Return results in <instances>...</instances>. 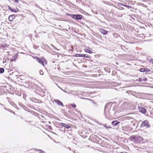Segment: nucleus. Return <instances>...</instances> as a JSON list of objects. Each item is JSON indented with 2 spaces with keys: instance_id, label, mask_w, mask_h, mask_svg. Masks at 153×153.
<instances>
[{
  "instance_id": "nucleus-9",
  "label": "nucleus",
  "mask_w": 153,
  "mask_h": 153,
  "mask_svg": "<svg viewBox=\"0 0 153 153\" xmlns=\"http://www.w3.org/2000/svg\"><path fill=\"white\" fill-rule=\"evenodd\" d=\"M15 17L14 15H12L10 16L8 18L9 20L11 22L15 18Z\"/></svg>"
},
{
  "instance_id": "nucleus-20",
  "label": "nucleus",
  "mask_w": 153,
  "mask_h": 153,
  "mask_svg": "<svg viewBox=\"0 0 153 153\" xmlns=\"http://www.w3.org/2000/svg\"><path fill=\"white\" fill-rule=\"evenodd\" d=\"M13 59H11L10 60V61H13L14 60L16 59V56H13Z\"/></svg>"
},
{
  "instance_id": "nucleus-24",
  "label": "nucleus",
  "mask_w": 153,
  "mask_h": 153,
  "mask_svg": "<svg viewBox=\"0 0 153 153\" xmlns=\"http://www.w3.org/2000/svg\"><path fill=\"white\" fill-rule=\"evenodd\" d=\"M137 81L139 82H141L142 80L141 79L139 78L138 80Z\"/></svg>"
},
{
  "instance_id": "nucleus-5",
  "label": "nucleus",
  "mask_w": 153,
  "mask_h": 153,
  "mask_svg": "<svg viewBox=\"0 0 153 153\" xmlns=\"http://www.w3.org/2000/svg\"><path fill=\"white\" fill-rule=\"evenodd\" d=\"M141 126L142 127H145L146 128H149L150 127L148 122L146 120L143 121L141 124Z\"/></svg>"
},
{
  "instance_id": "nucleus-25",
  "label": "nucleus",
  "mask_w": 153,
  "mask_h": 153,
  "mask_svg": "<svg viewBox=\"0 0 153 153\" xmlns=\"http://www.w3.org/2000/svg\"><path fill=\"white\" fill-rule=\"evenodd\" d=\"M12 12H17L16 11V10H14V9H13L12 10Z\"/></svg>"
},
{
  "instance_id": "nucleus-2",
  "label": "nucleus",
  "mask_w": 153,
  "mask_h": 153,
  "mask_svg": "<svg viewBox=\"0 0 153 153\" xmlns=\"http://www.w3.org/2000/svg\"><path fill=\"white\" fill-rule=\"evenodd\" d=\"M131 138L135 143H141L143 139L142 137L138 135L132 136L131 137Z\"/></svg>"
},
{
  "instance_id": "nucleus-31",
  "label": "nucleus",
  "mask_w": 153,
  "mask_h": 153,
  "mask_svg": "<svg viewBox=\"0 0 153 153\" xmlns=\"http://www.w3.org/2000/svg\"><path fill=\"white\" fill-rule=\"evenodd\" d=\"M39 150L40 151H41L42 152H43L42 151V150Z\"/></svg>"
},
{
  "instance_id": "nucleus-22",
  "label": "nucleus",
  "mask_w": 153,
  "mask_h": 153,
  "mask_svg": "<svg viewBox=\"0 0 153 153\" xmlns=\"http://www.w3.org/2000/svg\"><path fill=\"white\" fill-rule=\"evenodd\" d=\"M150 62H152V64H153V59H151L150 60Z\"/></svg>"
},
{
  "instance_id": "nucleus-8",
  "label": "nucleus",
  "mask_w": 153,
  "mask_h": 153,
  "mask_svg": "<svg viewBox=\"0 0 153 153\" xmlns=\"http://www.w3.org/2000/svg\"><path fill=\"white\" fill-rule=\"evenodd\" d=\"M140 111L143 113H145L146 112V109L143 107H140L139 108Z\"/></svg>"
},
{
  "instance_id": "nucleus-19",
  "label": "nucleus",
  "mask_w": 153,
  "mask_h": 153,
  "mask_svg": "<svg viewBox=\"0 0 153 153\" xmlns=\"http://www.w3.org/2000/svg\"><path fill=\"white\" fill-rule=\"evenodd\" d=\"M58 87L61 89L64 92H65V93H70V92H67L66 91L63 89H62V88H60L59 86H58Z\"/></svg>"
},
{
  "instance_id": "nucleus-27",
  "label": "nucleus",
  "mask_w": 153,
  "mask_h": 153,
  "mask_svg": "<svg viewBox=\"0 0 153 153\" xmlns=\"http://www.w3.org/2000/svg\"><path fill=\"white\" fill-rule=\"evenodd\" d=\"M15 1L16 2L18 3V0H15Z\"/></svg>"
},
{
  "instance_id": "nucleus-17",
  "label": "nucleus",
  "mask_w": 153,
  "mask_h": 153,
  "mask_svg": "<svg viewBox=\"0 0 153 153\" xmlns=\"http://www.w3.org/2000/svg\"><path fill=\"white\" fill-rule=\"evenodd\" d=\"M4 71V69L3 68H0V73H2Z\"/></svg>"
},
{
  "instance_id": "nucleus-23",
  "label": "nucleus",
  "mask_w": 153,
  "mask_h": 153,
  "mask_svg": "<svg viewBox=\"0 0 153 153\" xmlns=\"http://www.w3.org/2000/svg\"><path fill=\"white\" fill-rule=\"evenodd\" d=\"M9 10H11V11L13 10V9L11 8V7H9Z\"/></svg>"
},
{
  "instance_id": "nucleus-18",
  "label": "nucleus",
  "mask_w": 153,
  "mask_h": 153,
  "mask_svg": "<svg viewBox=\"0 0 153 153\" xmlns=\"http://www.w3.org/2000/svg\"><path fill=\"white\" fill-rule=\"evenodd\" d=\"M39 74L41 75H43L44 74V73L43 71L42 70H40L39 71Z\"/></svg>"
},
{
  "instance_id": "nucleus-15",
  "label": "nucleus",
  "mask_w": 153,
  "mask_h": 153,
  "mask_svg": "<svg viewBox=\"0 0 153 153\" xmlns=\"http://www.w3.org/2000/svg\"><path fill=\"white\" fill-rule=\"evenodd\" d=\"M128 104L126 102H124L123 103L122 105V107H127L128 106Z\"/></svg>"
},
{
  "instance_id": "nucleus-30",
  "label": "nucleus",
  "mask_w": 153,
  "mask_h": 153,
  "mask_svg": "<svg viewBox=\"0 0 153 153\" xmlns=\"http://www.w3.org/2000/svg\"><path fill=\"white\" fill-rule=\"evenodd\" d=\"M146 80V81L147 80V79L146 78L145 80Z\"/></svg>"
},
{
  "instance_id": "nucleus-29",
  "label": "nucleus",
  "mask_w": 153,
  "mask_h": 153,
  "mask_svg": "<svg viewBox=\"0 0 153 153\" xmlns=\"http://www.w3.org/2000/svg\"><path fill=\"white\" fill-rule=\"evenodd\" d=\"M107 105H106V106H105V110H106V107H107Z\"/></svg>"
},
{
  "instance_id": "nucleus-11",
  "label": "nucleus",
  "mask_w": 153,
  "mask_h": 153,
  "mask_svg": "<svg viewBox=\"0 0 153 153\" xmlns=\"http://www.w3.org/2000/svg\"><path fill=\"white\" fill-rule=\"evenodd\" d=\"M119 122H118L117 120H115L114 121H113L112 122V124L114 126H116L117 125L118 123H119Z\"/></svg>"
},
{
  "instance_id": "nucleus-28",
  "label": "nucleus",
  "mask_w": 153,
  "mask_h": 153,
  "mask_svg": "<svg viewBox=\"0 0 153 153\" xmlns=\"http://www.w3.org/2000/svg\"><path fill=\"white\" fill-rule=\"evenodd\" d=\"M87 57V58H88L89 57L88 56H86L85 55V56L84 57Z\"/></svg>"
},
{
  "instance_id": "nucleus-7",
  "label": "nucleus",
  "mask_w": 153,
  "mask_h": 153,
  "mask_svg": "<svg viewBox=\"0 0 153 153\" xmlns=\"http://www.w3.org/2000/svg\"><path fill=\"white\" fill-rule=\"evenodd\" d=\"M54 102L56 103L58 105L62 107L64 106V105H63V103L59 100H54Z\"/></svg>"
},
{
  "instance_id": "nucleus-26",
  "label": "nucleus",
  "mask_w": 153,
  "mask_h": 153,
  "mask_svg": "<svg viewBox=\"0 0 153 153\" xmlns=\"http://www.w3.org/2000/svg\"><path fill=\"white\" fill-rule=\"evenodd\" d=\"M146 70L147 71H150V70L149 69H147L146 68Z\"/></svg>"
},
{
  "instance_id": "nucleus-3",
  "label": "nucleus",
  "mask_w": 153,
  "mask_h": 153,
  "mask_svg": "<svg viewBox=\"0 0 153 153\" xmlns=\"http://www.w3.org/2000/svg\"><path fill=\"white\" fill-rule=\"evenodd\" d=\"M33 58L36 59L39 63L41 64L44 67V64H47V60L43 58H39L37 57H33Z\"/></svg>"
},
{
  "instance_id": "nucleus-10",
  "label": "nucleus",
  "mask_w": 153,
  "mask_h": 153,
  "mask_svg": "<svg viewBox=\"0 0 153 153\" xmlns=\"http://www.w3.org/2000/svg\"><path fill=\"white\" fill-rule=\"evenodd\" d=\"M100 32L103 34L105 35L107 34V31L106 30H103L102 28L100 29Z\"/></svg>"
},
{
  "instance_id": "nucleus-6",
  "label": "nucleus",
  "mask_w": 153,
  "mask_h": 153,
  "mask_svg": "<svg viewBox=\"0 0 153 153\" xmlns=\"http://www.w3.org/2000/svg\"><path fill=\"white\" fill-rule=\"evenodd\" d=\"M123 130L126 131H131L133 130V128H132L128 126H123Z\"/></svg>"
},
{
  "instance_id": "nucleus-13",
  "label": "nucleus",
  "mask_w": 153,
  "mask_h": 153,
  "mask_svg": "<svg viewBox=\"0 0 153 153\" xmlns=\"http://www.w3.org/2000/svg\"><path fill=\"white\" fill-rule=\"evenodd\" d=\"M76 56L84 57L85 56V54H76Z\"/></svg>"
},
{
  "instance_id": "nucleus-16",
  "label": "nucleus",
  "mask_w": 153,
  "mask_h": 153,
  "mask_svg": "<svg viewBox=\"0 0 153 153\" xmlns=\"http://www.w3.org/2000/svg\"><path fill=\"white\" fill-rule=\"evenodd\" d=\"M140 71L141 72H143L144 71H146V68H141L140 69Z\"/></svg>"
},
{
  "instance_id": "nucleus-4",
  "label": "nucleus",
  "mask_w": 153,
  "mask_h": 153,
  "mask_svg": "<svg viewBox=\"0 0 153 153\" xmlns=\"http://www.w3.org/2000/svg\"><path fill=\"white\" fill-rule=\"evenodd\" d=\"M71 17L75 19L80 20L82 18V16L81 15H74L73 14L71 15Z\"/></svg>"
},
{
  "instance_id": "nucleus-12",
  "label": "nucleus",
  "mask_w": 153,
  "mask_h": 153,
  "mask_svg": "<svg viewBox=\"0 0 153 153\" xmlns=\"http://www.w3.org/2000/svg\"><path fill=\"white\" fill-rule=\"evenodd\" d=\"M61 124H62V126H64V127H65L66 128H69L70 127V126L68 125H67L65 124H64V123H61Z\"/></svg>"
},
{
  "instance_id": "nucleus-1",
  "label": "nucleus",
  "mask_w": 153,
  "mask_h": 153,
  "mask_svg": "<svg viewBox=\"0 0 153 153\" xmlns=\"http://www.w3.org/2000/svg\"><path fill=\"white\" fill-rule=\"evenodd\" d=\"M123 119L125 120H130L131 121V125L133 126V127L132 128H135L137 127L138 125H137V122L134 120L132 118L128 116H126L123 117Z\"/></svg>"
},
{
  "instance_id": "nucleus-21",
  "label": "nucleus",
  "mask_w": 153,
  "mask_h": 153,
  "mask_svg": "<svg viewBox=\"0 0 153 153\" xmlns=\"http://www.w3.org/2000/svg\"><path fill=\"white\" fill-rule=\"evenodd\" d=\"M71 105L74 108H75L76 106V105L75 104H71Z\"/></svg>"
},
{
  "instance_id": "nucleus-14",
  "label": "nucleus",
  "mask_w": 153,
  "mask_h": 153,
  "mask_svg": "<svg viewBox=\"0 0 153 153\" xmlns=\"http://www.w3.org/2000/svg\"><path fill=\"white\" fill-rule=\"evenodd\" d=\"M85 51L86 52L88 53H93L91 51L88 49H86L85 50Z\"/></svg>"
}]
</instances>
